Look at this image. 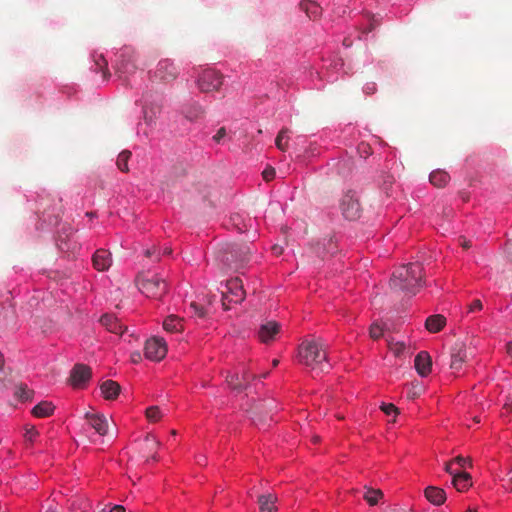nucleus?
<instances>
[{
    "mask_svg": "<svg viewBox=\"0 0 512 512\" xmlns=\"http://www.w3.org/2000/svg\"><path fill=\"white\" fill-rule=\"evenodd\" d=\"M298 360L311 371H328L331 368L328 344L320 337L304 340L298 348Z\"/></svg>",
    "mask_w": 512,
    "mask_h": 512,
    "instance_id": "nucleus-1",
    "label": "nucleus"
},
{
    "mask_svg": "<svg viewBox=\"0 0 512 512\" xmlns=\"http://www.w3.org/2000/svg\"><path fill=\"white\" fill-rule=\"evenodd\" d=\"M423 267L419 262L409 263L396 269L390 279L394 291L415 295L423 286Z\"/></svg>",
    "mask_w": 512,
    "mask_h": 512,
    "instance_id": "nucleus-2",
    "label": "nucleus"
},
{
    "mask_svg": "<svg viewBox=\"0 0 512 512\" xmlns=\"http://www.w3.org/2000/svg\"><path fill=\"white\" fill-rule=\"evenodd\" d=\"M137 286L141 293L148 298L159 300L168 292V284L158 274H140L137 279Z\"/></svg>",
    "mask_w": 512,
    "mask_h": 512,
    "instance_id": "nucleus-3",
    "label": "nucleus"
},
{
    "mask_svg": "<svg viewBox=\"0 0 512 512\" xmlns=\"http://www.w3.org/2000/svg\"><path fill=\"white\" fill-rule=\"evenodd\" d=\"M249 248L245 245H227L219 253L220 261L229 268H237L249 260Z\"/></svg>",
    "mask_w": 512,
    "mask_h": 512,
    "instance_id": "nucleus-4",
    "label": "nucleus"
},
{
    "mask_svg": "<svg viewBox=\"0 0 512 512\" xmlns=\"http://www.w3.org/2000/svg\"><path fill=\"white\" fill-rule=\"evenodd\" d=\"M222 293V306L225 310L231 308V304L241 303L246 296L242 280L238 277L228 280L225 284V290Z\"/></svg>",
    "mask_w": 512,
    "mask_h": 512,
    "instance_id": "nucleus-5",
    "label": "nucleus"
},
{
    "mask_svg": "<svg viewBox=\"0 0 512 512\" xmlns=\"http://www.w3.org/2000/svg\"><path fill=\"white\" fill-rule=\"evenodd\" d=\"M196 84L203 93L215 92L223 84V75L213 69H206L199 75Z\"/></svg>",
    "mask_w": 512,
    "mask_h": 512,
    "instance_id": "nucleus-6",
    "label": "nucleus"
},
{
    "mask_svg": "<svg viewBox=\"0 0 512 512\" xmlns=\"http://www.w3.org/2000/svg\"><path fill=\"white\" fill-rule=\"evenodd\" d=\"M179 75V69L169 59L160 60L153 73V79L162 83L174 81Z\"/></svg>",
    "mask_w": 512,
    "mask_h": 512,
    "instance_id": "nucleus-7",
    "label": "nucleus"
},
{
    "mask_svg": "<svg viewBox=\"0 0 512 512\" xmlns=\"http://www.w3.org/2000/svg\"><path fill=\"white\" fill-rule=\"evenodd\" d=\"M340 209L343 216L348 220H356L360 217L361 207L355 194L347 192L341 199Z\"/></svg>",
    "mask_w": 512,
    "mask_h": 512,
    "instance_id": "nucleus-8",
    "label": "nucleus"
},
{
    "mask_svg": "<svg viewBox=\"0 0 512 512\" xmlns=\"http://www.w3.org/2000/svg\"><path fill=\"white\" fill-rule=\"evenodd\" d=\"M167 353V346L162 338H151L146 341L144 355L152 361L162 360Z\"/></svg>",
    "mask_w": 512,
    "mask_h": 512,
    "instance_id": "nucleus-9",
    "label": "nucleus"
},
{
    "mask_svg": "<svg viewBox=\"0 0 512 512\" xmlns=\"http://www.w3.org/2000/svg\"><path fill=\"white\" fill-rule=\"evenodd\" d=\"M91 369L85 364H76L71 370L69 381L75 388H82L91 378Z\"/></svg>",
    "mask_w": 512,
    "mask_h": 512,
    "instance_id": "nucleus-10",
    "label": "nucleus"
},
{
    "mask_svg": "<svg viewBox=\"0 0 512 512\" xmlns=\"http://www.w3.org/2000/svg\"><path fill=\"white\" fill-rule=\"evenodd\" d=\"M149 95H145L144 105H143V118L147 125H152L155 123L159 114L162 110V105L159 102L149 101Z\"/></svg>",
    "mask_w": 512,
    "mask_h": 512,
    "instance_id": "nucleus-11",
    "label": "nucleus"
},
{
    "mask_svg": "<svg viewBox=\"0 0 512 512\" xmlns=\"http://www.w3.org/2000/svg\"><path fill=\"white\" fill-rule=\"evenodd\" d=\"M85 419L99 435L104 436L108 433V420L103 414L87 412Z\"/></svg>",
    "mask_w": 512,
    "mask_h": 512,
    "instance_id": "nucleus-12",
    "label": "nucleus"
},
{
    "mask_svg": "<svg viewBox=\"0 0 512 512\" xmlns=\"http://www.w3.org/2000/svg\"><path fill=\"white\" fill-rule=\"evenodd\" d=\"M468 353L465 345L462 342H457L451 350V364L453 370H460L463 363L466 362Z\"/></svg>",
    "mask_w": 512,
    "mask_h": 512,
    "instance_id": "nucleus-13",
    "label": "nucleus"
},
{
    "mask_svg": "<svg viewBox=\"0 0 512 512\" xmlns=\"http://www.w3.org/2000/svg\"><path fill=\"white\" fill-rule=\"evenodd\" d=\"M93 267L98 271H106L112 265L111 253L106 249H98L92 257Z\"/></svg>",
    "mask_w": 512,
    "mask_h": 512,
    "instance_id": "nucleus-14",
    "label": "nucleus"
},
{
    "mask_svg": "<svg viewBox=\"0 0 512 512\" xmlns=\"http://www.w3.org/2000/svg\"><path fill=\"white\" fill-rule=\"evenodd\" d=\"M414 362L415 368L420 376L425 377L431 372L432 361L428 352H419Z\"/></svg>",
    "mask_w": 512,
    "mask_h": 512,
    "instance_id": "nucleus-15",
    "label": "nucleus"
},
{
    "mask_svg": "<svg viewBox=\"0 0 512 512\" xmlns=\"http://www.w3.org/2000/svg\"><path fill=\"white\" fill-rule=\"evenodd\" d=\"M280 326L277 322L269 321L260 326L258 331V337L261 342L268 343L272 341L276 334H278Z\"/></svg>",
    "mask_w": 512,
    "mask_h": 512,
    "instance_id": "nucleus-16",
    "label": "nucleus"
},
{
    "mask_svg": "<svg viewBox=\"0 0 512 512\" xmlns=\"http://www.w3.org/2000/svg\"><path fill=\"white\" fill-rule=\"evenodd\" d=\"M100 323L109 331L114 334H122L125 330L120 321L111 314H104L100 318Z\"/></svg>",
    "mask_w": 512,
    "mask_h": 512,
    "instance_id": "nucleus-17",
    "label": "nucleus"
},
{
    "mask_svg": "<svg viewBox=\"0 0 512 512\" xmlns=\"http://www.w3.org/2000/svg\"><path fill=\"white\" fill-rule=\"evenodd\" d=\"M426 499L434 505H441L446 500V493L443 489L435 486H428L424 491Z\"/></svg>",
    "mask_w": 512,
    "mask_h": 512,
    "instance_id": "nucleus-18",
    "label": "nucleus"
},
{
    "mask_svg": "<svg viewBox=\"0 0 512 512\" xmlns=\"http://www.w3.org/2000/svg\"><path fill=\"white\" fill-rule=\"evenodd\" d=\"M101 392L105 399L114 400L120 393V385L113 380H106L100 386Z\"/></svg>",
    "mask_w": 512,
    "mask_h": 512,
    "instance_id": "nucleus-19",
    "label": "nucleus"
},
{
    "mask_svg": "<svg viewBox=\"0 0 512 512\" xmlns=\"http://www.w3.org/2000/svg\"><path fill=\"white\" fill-rule=\"evenodd\" d=\"M182 113L187 120L197 121L204 117L205 110L200 104L193 103L184 107Z\"/></svg>",
    "mask_w": 512,
    "mask_h": 512,
    "instance_id": "nucleus-20",
    "label": "nucleus"
},
{
    "mask_svg": "<svg viewBox=\"0 0 512 512\" xmlns=\"http://www.w3.org/2000/svg\"><path fill=\"white\" fill-rule=\"evenodd\" d=\"M277 496L274 494H262L258 497L260 512H275Z\"/></svg>",
    "mask_w": 512,
    "mask_h": 512,
    "instance_id": "nucleus-21",
    "label": "nucleus"
},
{
    "mask_svg": "<svg viewBox=\"0 0 512 512\" xmlns=\"http://www.w3.org/2000/svg\"><path fill=\"white\" fill-rule=\"evenodd\" d=\"M446 324V319L443 315L436 314L429 316L425 321V327L430 333L439 332Z\"/></svg>",
    "mask_w": 512,
    "mask_h": 512,
    "instance_id": "nucleus-22",
    "label": "nucleus"
},
{
    "mask_svg": "<svg viewBox=\"0 0 512 512\" xmlns=\"http://www.w3.org/2000/svg\"><path fill=\"white\" fill-rule=\"evenodd\" d=\"M452 484L458 491H465L472 485L471 475L467 472H458L454 474Z\"/></svg>",
    "mask_w": 512,
    "mask_h": 512,
    "instance_id": "nucleus-23",
    "label": "nucleus"
},
{
    "mask_svg": "<svg viewBox=\"0 0 512 512\" xmlns=\"http://www.w3.org/2000/svg\"><path fill=\"white\" fill-rule=\"evenodd\" d=\"M55 406L52 402L42 401L32 409V414L38 418H45L53 414Z\"/></svg>",
    "mask_w": 512,
    "mask_h": 512,
    "instance_id": "nucleus-24",
    "label": "nucleus"
},
{
    "mask_svg": "<svg viewBox=\"0 0 512 512\" xmlns=\"http://www.w3.org/2000/svg\"><path fill=\"white\" fill-rule=\"evenodd\" d=\"M429 180L432 185L441 188L444 187L450 181V176L447 172L438 169L431 172Z\"/></svg>",
    "mask_w": 512,
    "mask_h": 512,
    "instance_id": "nucleus-25",
    "label": "nucleus"
},
{
    "mask_svg": "<svg viewBox=\"0 0 512 512\" xmlns=\"http://www.w3.org/2000/svg\"><path fill=\"white\" fill-rule=\"evenodd\" d=\"M72 235L71 227H63L59 233L58 246L63 251L73 250L75 247L70 244V237Z\"/></svg>",
    "mask_w": 512,
    "mask_h": 512,
    "instance_id": "nucleus-26",
    "label": "nucleus"
},
{
    "mask_svg": "<svg viewBox=\"0 0 512 512\" xmlns=\"http://www.w3.org/2000/svg\"><path fill=\"white\" fill-rule=\"evenodd\" d=\"M163 328L168 332H179L183 329V320L178 316L170 315L164 320Z\"/></svg>",
    "mask_w": 512,
    "mask_h": 512,
    "instance_id": "nucleus-27",
    "label": "nucleus"
},
{
    "mask_svg": "<svg viewBox=\"0 0 512 512\" xmlns=\"http://www.w3.org/2000/svg\"><path fill=\"white\" fill-rule=\"evenodd\" d=\"M382 497L383 492L380 489L365 487V493L363 495V498L367 501L369 505H377Z\"/></svg>",
    "mask_w": 512,
    "mask_h": 512,
    "instance_id": "nucleus-28",
    "label": "nucleus"
},
{
    "mask_svg": "<svg viewBox=\"0 0 512 512\" xmlns=\"http://www.w3.org/2000/svg\"><path fill=\"white\" fill-rule=\"evenodd\" d=\"M226 383L236 392H242L246 389V385L243 384L238 374L228 373L226 376Z\"/></svg>",
    "mask_w": 512,
    "mask_h": 512,
    "instance_id": "nucleus-29",
    "label": "nucleus"
},
{
    "mask_svg": "<svg viewBox=\"0 0 512 512\" xmlns=\"http://www.w3.org/2000/svg\"><path fill=\"white\" fill-rule=\"evenodd\" d=\"M288 132V128H282L275 139V145L281 151H285L288 147Z\"/></svg>",
    "mask_w": 512,
    "mask_h": 512,
    "instance_id": "nucleus-30",
    "label": "nucleus"
},
{
    "mask_svg": "<svg viewBox=\"0 0 512 512\" xmlns=\"http://www.w3.org/2000/svg\"><path fill=\"white\" fill-rule=\"evenodd\" d=\"M130 157H131V152L128 150H124L118 155L116 164H117V167L119 168V170H121L122 172L129 171L128 160L130 159Z\"/></svg>",
    "mask_w": 512,
    "mask_h": 512,
    "instance_id": "nucleus-31",
    "label": "nucleus"
},
{
    "mask_svg": "<svg viewBox=\"0 0 512 512\" xmlns=\"http://www.w3.org/2000/svg\"><path fill=\"white\" fill-rule=\"evenodd\" d=\"M327 244H328L327 248L325 247L324 244H323V247L319 243L317 244L316 253L318 254V256L324 258L326 253L333 254L335 252L336 245L334 244L333 240L329 239L327 241Z\"/></svg>",
    "mask_w": 512,
    "mask_h": 512,
    "instance_id": "nucleus-32",
    "label": "nucleus"
},
{
    "mask_svg": "<svg viewBox=\"0 0 512 512\" xmlns=\"http://www.w3.org/2000/svg\"><path fill=\"white\" fill-rule=\"evenodd\" d=\"M146 417L151 422H157L161 418V411L158 406H151L146 409Z\"/></svg>",
    "mask_w": 512,
    "mask_h": 512,
    "instance_id": "nucleus-33",
    "label": "nucleus"
},
{
    "mask_svg": "<svg viewBox=\"0 0 512 512\" xmlns=\"http://www.w3.org/2000/svg\"><path fill=\"white\" fill-rule=\"evenodd\" d=\"M15 395L22 401L29 400L31 398L32 392L27 388V386L20 385Z\"/></svg>",
    "mask_w": 512,
    "mask_h": 512,
    "instance_id": "nucleus-34",
    "label": "nucleus"
},
{
    "mask_svg": "<svg viewBox=\"0 0 512 512\" xmlns=\"http://www.w3.org/2000/svg\"><path fill=\"white\" fill-rule=\"evenodd\" d=\"M190 309L196 316H198L200 318H204L206 316L207 312H206L205 308L201 304H199L195 301L190 303Z\"/></svg>",
    "mask_w": 512,
    "mask_h": 512,
    "instance_id": "nucleus-35",
    "label": "nucleus"
},
{
    "mask_svg": "<svg viewBox=\"0 0 512 512\" xmlns=\"http://www.w3.org/2000/svg\"><path fill=\"white\" fill-rule=\"evenodd\" d=\"M369 333L372 339L377 340L383 335V328L378 323H373L370 326Z\"/></svg>",
    "mask_w": 512,
    "mask_h": 512,
    "instance_id": "nucleus-36",
    "label": "nucleus"
},
{
    "mask_svg": "<svg viewBox=\"0 0 512 512\" xmlns=\"http://www.w3.org/2000/svg\"><path fill=\"white\" fill-rule=\"evenodd\" d=\"M380 408L388 416L398 414V408L392 403H383Z\"/></svg>",
    "mask_w": 512,
    "mask_h": 512,
    "instance_id": "nucleus-37",
    "label": "nucleus"
},
{
    "mask_svg": "<svg viewBox=\"0 0 512 512\" xmlns=\"http://www.w3.org/2000/svg\"><path fill=\"white\" fill-rule=\"evenodd\" d=\"M37 435H38V431L35 426H27L25 428L24 436H25L26 440L33 442L34 439L37 437Z\"/></svg>",
    "mask_w": 512,
    "mask_h": 512,
    "instance_id": "nucleus-38",
    "label": "nucleus"
},
{
    "mask_svg": "<svg viewBox=\"0 0 512 512\" xmlns=\"http://www.w3.org/2000/svg\"><path fill=\"white\" fill-rule=\"evenodd\" d=\"M275 169L273 167H267L263 172H262V176L264 178V180L266 181H271L272 179H274L275 177Z\"/></svg>",
    "mask_w": 512,
    "mask_h": 512,
    "instance_id": "nucleus-39",
    "label": "nucleus"
},
{
    "mask_svg": "<svg viewBox=\"0 0 512 512\" xmlns=\"http://www.w3.org/2000/svg\"><path fill=\"white\" fill-rule=\"evenodd\" d=\"M301 6L303 7V9L306 10V12H307L309 17H311V15L309 14L310 13V9L312 10L311 12L313 14H315L317 9H318V6L315 3H313V2L302 3Z\"/></svg>",
    "mask_w": 512,
    "mask_h": 512,
    "instance_id": "nucleus-40",
    "label": "nucleus"
},
{
    "mask_svg": "<svg viewBox=\"0 0 512 512\" xmlns=\"http://www.w3.org/2000/svg\"><path fill=\"white\" fill-rule=\"evenodd\" d=\"M453 462L457 463L461 467H466V465L469 467L471 466V461L468 458H464L462 456H457L454 458Z\"/></svg>",
    "mask_w": 512,
    "mask_h": 512,
    "instance_id": "nucleus-41",
    "label": "nucleus"
},
{
    "mask_svg": "<svg viewBox=\"0 0 512 512\" xmlns=\"http://www.w3.org/2000/svg\"><path fill=\"white\" fill-rule=\"evenodd\" d=\"M482 309V303L480 300H474L469 306V312H476Z\"/></svg>",
    "mask_w": 512,
    "mask_h": 512,
    "instance_id": "nucleus-42",
    "label": "nucleus"
},
{
    "mask_svg": "<svg viewBox=\"0 0 512 512\" xmlns=\"http://www.w3.org/2000/svg\"><path fill=\"white\" fill-rule=\"evenodd\" d=\"M255 378L254 375L250 374L248 371H245L242 375V382L243 384L246 385V387L248 386V384L250 383L251 380H253Z\"/></svg>",
    "mask_w": 512,
    "mask_h": 512,
    "instance_id": "nucleus-43",
    "label": "nucleus"
},
{
    "mask_svg": "<svg viewBox=\"0 0 512 512\" xmlns=\"http://www.w3.org/2000/svg\"><path fill=\"white\" fill-rule=\"evenodd\" d=\"M145 442L148 446L151 445L152 447H158L159 445V442L152 435H147Z\"/></svg>",
    "mask_w": 512,
    "mask_h": 512,
    "instance_id": "nucleus-44",
    "label": "nucleus"
},
{
    "mask_svg": "<svg viewBox=\"0 0 512 512\" xmlns=\"http://www.w3.org/2000/svg\"><path fill=\"white\" fill-rule=\"evenodd\" d=\"M226 135V129L224 127L220 128L217 133L214 135L213 139L216 142H219Z\"/></svg>",
    "mask_w": 512,
    "mask_h": 512,
    "instance_id": "nucleus-45",
    "label": "nucleus"
},
{
    "mask_svg": "<svg viewBox=\"0 0 512 512\" xmlns=\"http://www.w3.org/2000/svg\"><path fill=\"white\" fill-rule=\"evenodd\" d=\"M405 349V345L403 343H397L395 345V348H393V351L396 355H399L400 353H402Z\"/></svg>",
    "mask_w": 512,
    "mask_h": 512,
    "instance_id": "nucleus-46",
    "label": "nucleus"
},
{
    "mask_svg": "<svg viewBox=\"0 0 512 512\" xmlns=\"http://www.w3.org/2000/svg\"><path fill=\"white\" fill-rule=\"evenodd\" d=\"M453 463V461L447 463L445 466V470L454 477V474L458 473V471L452 469Z\"/></svg>",
    "mask_w": 512,
    "mask_h": 512,
    "instance_id": "nucleus-47",
    "label": "nucleus"
},
{
    "mask_svg": "<svg viewBox=\"0 0 512 512\" xmlns=\"http://www.w3.org/2000/svg\"><path fill=\"white\" fill-rule=\"evenodd\" d=\"M96 64L100 67L101 70L107 66V62L102 56L99 57V59L96 61Z\"/></svg>",
    "mask_w": 512,
    "mask_h": 512,
    "instance_id": "nucleus-48",
    "label": "nucleus"
},
{
    "mask_svg": "<svg viewBox=\"0 0 512 512\" xmlns=\"http://www.w3.org/2000/svg\"><path fill=\"white\" fill-rule=\"evenodd\" d=\"M110 512H125V508L122 505H115L110 509Z\"/></svg>",
    "mask_w": 512,
    "mask_h": 512,
    "instance_id": "nucleus-49",
    "label": "nucleus"
},
{
    "mask_svg": "<svg viewBox=\"0 0 512 512\" xmlns=\"http://www.w3.org/2000/svg\"><path fill=\"white\" fill-rule=\"evenodd\" d=\"M460 245H461L464 249H468V248H470V247H471V242L463 238V239H461Z\"/></svg>",
    "mask_w": 512,
    "mask_h": 512,
    "instance_id": "nucleus-50",
    "label": "nucleus"
},
{
    "mask_svg": "<svg viewBox=\"0 0 512 512\" xmlns=\"http://www.w3.org/2000/svg\"><path fill=\"white\" fill-rule=\"evenodd\" d=\"M131 359H132V361H133L134 363H138V362L140 361V359H141V355H140V353H133V354L131 355Z\"/></svg>",
    "mask_w": 512,
    "mask_h": 512,
    "instance_id": "nucleus-51",
    "label": "nucleus"
},
{
    "mask_svg": "<svg viewBox=\"0 0 512 512\" xmlns=\"http://www.w3.org/2000/svg\"><path fill=\"white\" fill-rule=\"evenodd\" d=\"M155 252H156V248H155V247H153V248H151V249H147V250L145 251V255H146L147 257H151L153 254H155Z\"/></svg>",
    "mask_w": 512,
    "mask_h": 512,
    "instance_id": "nucleus-52",
    "label": "nucleus"
},
{
    "mask_svg": "<svg viewBox=\"0 0 512 512\" xmlns=\"http://www.w3.org/2000/svg\"><path fill=\"white\" fill-rule=\"evenodd\" d=\"M272 250L275 255H280L282 253V248L280 246H274Z\"/></svg>",
    "mask_w": 512,
    "mask_h": 512,
    "instance_id": "nucleus-53",
    "label": "nucleus"
},
{
    "mask_svg": "<svg viewBox=\"0 0 512 512\" xmlns=\"http://www.w3.org/2000/svg\"><path fill=\"white\" fill-rule=\"evenodd\" d=\"M507 250L509 254L512 256V239L507 242Z\"/></svg>",
    "mask_w": 512,
    "mask_h": 512,
    "instance_id": "nucleus-54",
    "label": "nucleus"
},
{
    "mask_svg": "<svg viewBox=\"0 0 512 512\" xmlns=\"http://www.w3.org/2000/svg\"><path fill=\"white\" fill-rule=\"evenodd\" d=\"M507 353L512 357V343L507 345Z\"/></svg>",
    "mask_w": 512,
    "mask_h": 512,
    "instance_id": "nucleus-55",
    "label": "nucleus"
},
{
    "mask_svg": "<svg viewBox=\"0 0 512 512\" xmlns=\"http://www.w3.org/2000/svg\"><path fill=\"white\" fill-rule=\"evenodd\" d=\"M171 252H172V250H171L170 248H165V249L163 250V254H164V255H169V254H171Z\"/></svg>",
    "mask_w": 512,
    "mask_h": 512,
    "instance_id": "nucleus-56",
    "label": "nucleus"
},
{
    "mask_svg": "<svg viewBox=\"0 0 512 512\" xmlns=\"http://www.w3.org/2000/svg\"><path fill=\"white\" fill-rule=\"evenodd\" d=\"M45 512H58V511L53 507H49Z\"/></svg>",
    "mask_w": 512,
    "mask_h": 512,
    "instance_id": "nucleus-57",
    "label": "nucleus"
},
{
    "mask_svg": "<svg viewBox=\"0 0 512 512\" xmlns=\"http://www.w3.org/2000/svg\"><path fill=\"white\" fill-rule=\"evenodd\" d=\"M272 364H273L274 367H276L279 364V360L274 359Z\"/></svg>",
    "mask_w": 512,
    "mask_h": 512,
    "instance_id": "nucleus-58",
    "label": "nucleus"
},
{
    "mask_svg": "<svg viewBox=\"0 0 512 512\" xmlns=\"http://www.w3.org/2000/svg\"><path fill=\"white\" fill-rule=\"evenodd\" d=\"M466 512H476V510H474V509H472V508H468V509L466 510Z\"/></svg>",
    "mask_w": 512,
    "mask_h": 512,
    "instance_id": "nucleus-59",
    "label": "nucleus"
},
{
    "mask_svg": "<svg viewBox=\"0 0 512 512\" xmlns=\"http://www.w3.org/2000/svg\"><path fill=\"white\" fill-rule=\"evenodd\" d=\"M107 74H108V72H107L106 70H103L104 78H106V77H107Z\"/></svg>",
    "mask_w": 512,
    "mask_h": 512,
    "instance_id": "nucleus-60",
    "label": "nucleus"
},
{
    "mask_svg": "<svg viewBox=\"0 0 512 512\" xmlns=\"http://www.w3.org/2000/svg\"><path fill=\"white\" fill-rule=\"evenodd\" d=\"M313 441H314V442H318V441H319V437H317V436H316V437H314V438H313Z\"/></svg>",
    "mask_w": 512,
    "mask_h": 512,
    "instance_id": "nucleus-61",
    "label": "nucleus"
},
{
    "mask_svg": "<svg viewBox=\"0 0 512 512\" xmlns=\"http://www.w3.org/2000/svg\"><path fill=\"white\" fill-rule=\"evenodd\" d=\"M343 44L349 46V41L344 40Z\"/></svg>",
    "mask_w": 512,
    "mask_h": 512,
    "instance_id": "nucleus-62",
    "label": "nucleus"
},
{
    "mask_svg": "<svg viewBox=\"0 0 512 512\" xmlns=\"http://www.w3.org/2000/svg\"><path fill=\"white\" fill-rule=\"evenodd\" d=\"M343 44L349 46V41L344 40Z\"/></svg>",
    "mask_w": 512,
    "mask_h": 512,
    "instance_id": "nucleus-63",
    "label": "nucleus"
},
{
    "mask_svg": "<svg viewBox=\"0 0 512 512\" xmlns=\"http://www.w3.org/2000/svg\"><path fill=\"white\" fill-rule=\"evenodd\" d=\"M396 512H413V511H411V510H409V511L401 510V511H396Z\"/></svg>",
    "mask_w": 512,
    "mask_h": 512,
    "instance_id": "nucleus-64",
    "label": "nucleus"
}]
</instances>
